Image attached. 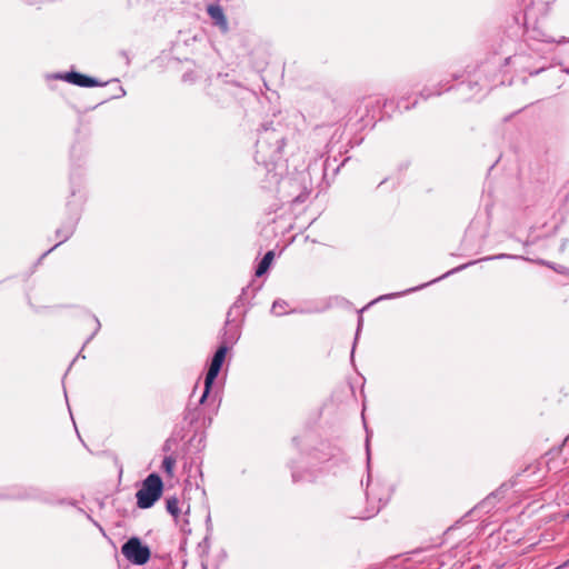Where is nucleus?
<instances>
[{
	"instance_id": "423d86ee",
	"label": "nucleus",
	"mask_w": 569,
	"mask_h": 569,
	"mask_svg": "<svg viewBox=\"0 0 569 569\" xmlns=\"http://www.w3.org/2000/svg\"><path fill=\"white\" fill-rule=\"evenodd\" d=\"M213 383V358L208 359V370L204 379V391L200 399V402L203 401L204 398L209 395L211 386Z\"/></svg>"
},
{
	"instance_id": "7ed1b4c3",
	"label": "nucleus",
	"mask_w": 569,
	"mask_h": 569,
	"mask_svg": "<svg viewBox=\"0 0 569 569\" xmlns=\"http://www.w3.org/2000/svg\"><path fill=\"white\" fill-rule=\"evenodd\" d=\"M523 3L525 32H529L530 29L536 30L538 17L547 13L548 4L541 1L536 2L535 0H523Z\"/></svg>"
},
{
	"instance_id": "39448f33",
	"label": "nucleus",
	"mask_w": 569,
	"mask_h": 569,
	"mask_svg": "<svg viewBox=\"0 0 569 569\" xmlns=\"http://www.w3.org/2000/svg\"><path fill=\"white\" fill-rule=\"evenodd\" d=\"M273 258H274V252L273 251H268L263 258L261 259V261L259 262L257 269H256V276L257 277H261L263 276L268 269L270 268L272 261H273Z\"/></svg>"
},
{
	"instance_id": "6e6552de",
	"label": "nucleus",
	"mask_w": 569,
	"mask_h": 569,
	"mask_svg": "<svg viewBox=\"0 0 569 569\" xmlns=\"http://www.w3.org/2000/svg\"><path fill=\"white\" fill-rule=\"evenodd\" d=\"M227 347L220 346L216 350V378L218 377V373L220 371V368L224 361L226 355H227Z\"/></svg>"
},
{
	"instance_id": "1a4fd4ad",
	"label": "nucleus",
	"mask_w": 569,
	"mask_h": 569,
	"mask_svg": "<svg viewBox=\"0 0 569 569\" xmlns=\"http://www.w3.org/2000/svg\"><path fill=\"white\" fill-rule=\"evenodd\" d=\"M178 505H179V501L177 498L167 499L166 507H167L168 512L174 517H178L179 512H180Z\"/></svg>"
},
{
	"instance_id": "20e7f679",
	"label": "nucleus",
	"mask_w": 569,
	"mask_h": 569,
	"mask_svg": "<svg viewBox=\"0 0 569 569\" xmlns=\"http://www.w3.org/2000/svg\"><path fill=\"white\" fill-rule=\"evenodd\" d=\"M63 79L72 84H76L79 87L90 88V87L99 86V82L96 79L83 76L78 72H67L63 76Z\"/></svg>"
},
{
	"instance_id": "9d476101",
	"label": "nucleus",
	"mask_w": 569,
	"mask_h": 569,
	"mask_svg": "<svg viewBox=\"0 0 569 569\" xmlns=\"http://www.w3.org/2000/svg\"><path fill=\"white\" fill-rule=\"evenodd\" d=\"M173 466H174V460H173L171 457H166V458L163 459L162 467H163V469H164L168 473H171V472H172Z\"/></svg>"
},
{
	"instance_id": "f03ea898",
	"label": "nucleus",
	"mask_w": 569,
	"mask_h": 569,
	"mask_svg": "<svg viewBox=\"0 0 569 569\" xmlns=\"http://www.w3.org/2000/svg\"><path fill=\"white\" fill-rule=\"evenodd\" d=\"M122 555L134 565H144L149 561L150 549L142 545L139 538H130L121 548Z\"/></svg>"
},
{
	"instance_id": "9b49d317",
	"label": "nucleus",
	"mask_w": 569,
	"mask_h": 569,
	"mask_svg": "<svg viewBox=\"0 0 569 569\" xmlns=\"http://www.w3.org/2000/svg\"><path fill=\"white\" fill-rule=\"evenodd\" d=\"M213 12H214V9H213V3H208L207 4V13L209 14L210 18L213 19Z\"/></svg>"
},
{
	"instance_id": "f257e3e1",
	"label": "nucleus",
	"mask_w": 569,
	"mask_h": 569,
	"mask_svg": "<svg viewBox=\"0 0 569 569\" xmlns=\"http://www.w3.org/2000/svg\"><path fill=\"white\" fill-rule=\"evenodd\" d=\"M163 491V482L159 475L150 473L137 491V506L141 509H148L160 499Z\"/></svg>"
},
{
	"instance_id": "0eeeda50",
	"label": "nucleus",
	"mask_w": 569,
	"mask_h": 569,
	"mask_svg": "<svg viewBox=\"0 0 569 569\" xmlns=\"http://www.w3.org/2000/svg\"><path fill=\"white\" fill-rule=\"evenodd\" d=\"M216 26L219 27L222 33L228 31L226 17L222 9L218 4H216Z\"/></svg>"
}]
</instances>
